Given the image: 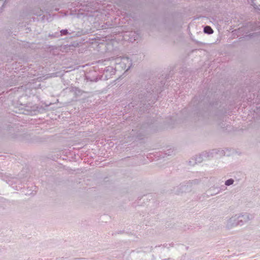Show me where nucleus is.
Here are the masks:
<instances>
[{"label":"nucleus","mask_w":260,"mask_h":260,"mask_svg":"<svg viewBox=\"0 0 260 260\" xmlns=\"http://www.w3.org/2000/svg\"><path fill=\"white\" fill-rule=\"evenodd\" d=\"M198 182L199 181L198 180H194L180 184L179 188L181 190L177 191V193L179 194L183 192L188 191L190 190V188L193 184H197Z\"/></svg>","instance_id":"1"},{"label":"nucleus","mask_w":260,"mask_h":260,"mask_svg":"<svg viewBox=\"0 0 260 260\" xmlns=\"http://www.w3.org/2000/svg\"><path fill=\"white\" fill-rule=\"evenodd\" d=\"M238 225H240V220L238 214L233 216L227 221V226L228 228H231Z\"/></svg>","instance_id":"2"},{"label":"nucleus","mask_w":260,"mask_h":260,"mask_svg":"<svg viewBox=\"0 0 260 260\" xmlns=\"http://www.w3.org/2000/svg\"><path fill=\"white\" fill-rule=\"evenodd\" d=\"M238 215L240 220V225H243L252 218V216L248 213H241Z\"/></svg>","instance_id":"3"},{"label":"nucleus","mask_w":260,"mask_h":260,"mask_svg":"<svg viewBox=\"0 0 260 260\" xmlns=\"http://www.w3.org/2000/svg\"><path fill=\"white\" fill-rule=\"evenodd\" d=\"M121 67L126 71L129 70L132 64V60L127 57H122Z\"/></svg>","instance_id":"4"},{"label":"nucleus","mask_w":260,"mask_h":260,"mask_svg":"<svg viewBox=\"0 0 260 260\" xmlns=\"http://www.w3.org/2000/svg\"><path fill=\"white\" fill-rule=\"evenodd\" d=\"M204 32L207 34H212L213 32V30L210 26H206L204 28Z\"/></svg>","instance_id":"5"},{"label":"nucleus","mask_w":260,"mask_h":260,"mask_svg":"<svg viewBox=\"0 0 260 260\" xmlns=\"http://www.w3.org/2000/svg\"><path fill=\"white\" fill-rule=\"evenodd\" d=\"M234 182V180L233 179H229L225 182V185L226 186H230L233 184Z\"/></svg>","instance_id":"6"},{"label":"nucleus","mask_w":260,"mask_h":260,"mask_svg":"<svg viewBox=\"0 0 260 260\" xmlns=\"http://www.w3.org/2000/svg\"><path fill=\"white\" fill-rule=\"evenodd\" d=\"M122 57H117L115 58V63L117 64H119V65H121V63H122V61H121V60H122Z\"/></svg>","instance_id":"7"},{"label":"nucleus","mask_w":260,"mask_h":260,"mask_svg":"<svg viewBox=\"0 0 260 260\" xmlns=\"http://www.w3.org/2000/svg\"><path fill=\"white\" fill-rule=\"evenodd\" d=\"M61 35H66L68 34L67 29H62L60 31Z\"/></svg>","instance_id":"8"},{"label":"nucleus","mask_w":260,"mask_h":260,"mask_svg":"<svg viewBox=\"0 0 260 260\" xmlns=\"http://www.w3.org/2000/svg\"><path fill=\"white\" fill-rule=\"evenodd\" d=\"M196 160L197 161H198V162H201L202 160H203V159L200 156L198 158H197L196 159Z\"/></svg>","instance_id":"9"},{"label":"nucleus","mask_w":260,"mask_h":260,"mask_svg":"<svg viewBox=\"0 0 260 260\" xmlns=\"http://www.w3.org/2000/svg\"><path fill=\"white\" fill-rule=\"evenodd\" d=\"M162 260H169V259H164Z\"/></svg>","instance_id":"10"}]
</instances>
